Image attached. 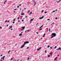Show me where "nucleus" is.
Masks as SVG:
<instances>
[{"instance_id": "e2e57ef3", "label": "nucleus", "mask_w": 61, "mask_h": 61, "mask_svg": "<svg viewBox=\"0 0 61 61\" xmlns=\"http://www.w3.org/2000/svg\"><path fill=\"white\" fill-rule=\"evenodd\" d=\"M38 25V23H37V24H36V25Z\"/></svg>"}, {"instance_id": "2eb2a0df", "label": "nucleus", "mask_w": 61, "mask_h": 61, "mask_svg": "<svg viewBox=\"0 0 61 61\" xmlns=\"http://www.w3.org/2000/svg\"><path fill=\"white\" fill-rule=\"evenodd\" d=\"M32 14V12L31 11L30 12V15H31Z\"/></svg>"}, {"instance_id": "f03ea898", "label": "nucleus", "mask_w": 61, "mask_h": 61, "mask_svg": "<svg viewBox=\"0 0 61 61\" xmlns=\"http://www.w3.org/2000/svg\"><path fill=\"white\" fill-rule=\"evenodd\" d=\"M21 28L22 29L21 30H24V29L25 28V27L22 26V27Z\"/></svg>"}, {"instance_id": "72a5a7b5", "label": "nucleus", "mask_w": 61, "mask_h": 61, "mask_svg": "<svg viewBox=\"0 0 61 61\" xmlns=\"http://www.w3.org/2000/svg\"><path fill=\"white\" fill-rule=\"evenodd\" d=\"M42 30V29H39V30Z\"/></svg>"}, {"instance_id": "dca6fc26", "label": "nucleus", "mask_w": 61, "mask_h": 61, "mask_svg": "<svg viewBox=\"0 0 61 61\" xmlns=\"http://www.w3.org/2000/svg\"><path fill=\"white\" fill-rule=\"evenodd\" d=\"M36 5V2H35L34 5V6H35V5Z\"/></svg>"}, {"instance_id": "423d86ee", "label": "nucleus", "mask_w": 61, "mask_h": 61, "mask_svg": "<svg viewBox=\"0 0 61 61\" xmlns=\"http://www.w3.org/2000/svg\"><path fill=\"white\" fill-rule=\"evenodd\" d=\"M61 50V48H59L58 49H57L56 50Z\"/></svg>"}, {"instance_id": "20e7f679", "label": "nucleus", "mask_w": 61, "mask_h": 61, "mask_svg": "<svg viewBox=\"0 0 61 61\" xmlns=\"http://www.w3.org/2000/svg\"><path fill=\"white\" fill-rule=\"evenodd\" d=\"M24 46H25V45H24L23 44L20 47L21 48H23V47Z\"/></svg>"}, {"instance_id": "58836bf2", "label": "nucleus", "mask_w": 61, "mask_h": 61, "mask_svg": "<svg viewBox=\"0 0 61 61\" xmlns=\"http://www.w3.org/2000/svg\"><path fill=\"white\" fill-rule=\"evenodd\" d=\"M50 48H51V49H52V47H50Z\"/></svg>"}, {"instance_id": "473e14b6", "label": "nucleus", "mask_w": 61, "mask_h": 61, "mask_svg": "<svg viewBox=\"0 0 61 61\" xmlns=\"http://www.w3.org/2000/svg\"><path fill=\"white\" fill-rule=\"evenodd\" d=\"M24 20H22V22H24Z\"/></svg>"}, {"instance_id": "c9c22d12", "label": "nucleus", "mask_w": 61, "mask_h": 61, "mask_svg": "<svg viewBox=\"0 0 61 61\" xmlns=\"http://www.w3.org/2000/svg\"><path fill=\"white\" fill-rule=\"evenodd\" d=\"M13 59V58H11V60H12Z\"/></svg>"}, {"instance_id": "ea45409f", "label": "nucleus", "mask_w": 61, "mask_h": 61, "mask_svg": "<svg viewBox=\"0 0 61 61\" xmlns=\"http://www.w3.org/2000/svg\"><path fill=\"white\" fill-rule=\"evenodd\" d=\"M19 6H17V8H19Z\"/></svg>"}, {"instance_id": "9b49d317", "label": "nucleus", "mask_w": 61, "mask_h": 61, "mask_svg": "<svg viewBox=\"0 0 61 61\" xmlns=\"http://www.w3.org/2000/svg\"><path fill=\"white\" fill-rule=\"evenodd\" d=\"M61 0H60L59 1H58L57 2V3H59V2H60L61 1Z\"/></svg>"}, {"instance_id": "39448f33", "label": "nucleus", "mask_w": 61, "mask_h": 61, "mask_svg": "<svg viewBox=\"0 0 61 61\" xmlns=\"http://www.w3.org/2000/svg\"><path fill=\"white\" fill-rule=\"evenodd\" d=\"M44 16H42V17L40 18H39V19H42L44 18Z\"/></svg>"}, {"instance_id": "69168bd1", "label": "nucleus", "mask_w": 61, "mask_h": 61, "mask_svg": "<svg viewBox=\"0 0 61 61\" xmlns=\"http://www.w3.org/2000/svg\"><path fill=\"white\" fill-rule=\"evenodd\" d=\"M31 23V21H30V23Z\"/></svg>"}, {"instance_id": "aec40b11", "label": "nucleus", "mask_w": 61, "mask_h": 61, "mask_svg": "<svg viewBox=\"0 0 61 61\" xmlns=\"http://www.w3.org/2000/svg\"><path fill=\"white\" fill-rule=\"evenodd\" d=\"M24 13H22L21 14V15H24Z\"/></svg>"}, {"instance_id": "5fc2aeb1", "label": "nucleus", "mask_w": 61, "mask_h": 61, "mask_svg": "<svg viewBox=\"0 0 61 61\" xmlns=\"http://www.w3.org/2000/svg\"><path fill=\"white\" fill-rule=\"evenodd\" d=\"M55 23H54V22H53V23L52 24V25H53V24H54Z\"/></svg>"}, {"instance_id": "09e8293b", "label": "nucleus", "mask_w": 61, "mask_h": 61, "mask_svg": "<svg viewBox=\"0 0 61 61\" xmlns=\"http://www.w3.org/2000/svg\"><path fill=\"white\" fill-rule=\"evenodd\" d=\"M29 48V47H28L27 48H26L27 49H28Z\"/></svg>"}, {"instance_id": "de8ad7c7", "label": "nucleus", "mask_w": 61, "mask_h": 61, "mask_svg": "<svg viewBox=\"0 0 61 61\" xmlns=\"http://www.w3.org/2000/svg\"><path fill=\"white\" fill-rule=\"evenodd\" d=\"M21 4H20V5H19V6H21Z\"/></svg>"}, {"instance_id": "5701e85b", "label": "nucleus", "mask_w": 61, "mask_h": 61, "mask_svg": "<svg viewBox=\"0 0 61 61\" xmlns=\"http://www.w3.org/2000/svg\"><path fill=\"white\" fill-rule=\"evenodd\" d=\"M50 47V46H49V45H48L47 46L48 48L49 47Z\"/></svg>"}, {"instance_id": "4d7b16f0", "label": "nucleus", "mask_w": 61, "mask_h": 61, "mask_svg": "<svg viewBox=\"0 0 61 61\" xmlns=\"http://www.w3.org/2000/svg\"><path fill=\"white\" fill-rule=\"evenodd\" d=\"M16 10V9H14V10Z\"/></svg>"}, {"instance_id": "864d4df0", "label": "nucleus", "mask_w": 61, "mask_h": 61, "mask_svg": "<svg viewBox=\"0 0 61 61\" xmlns=\"http://www.w3.org/2000/svg\"><path fill=\"white\" fill-rule=\"evenodd\" d=\"M24 10H25V9H26V8H24Z\"/></svg>"}, {"instance_id": "6ab92c4d", "label": "nucleus", "mask_w": 61, "mask_h": 61, "mask_svg": "<svg viewBox=\"0 0 61 61\" xmlns=\"http://www.w3.org/2000/svg\"><path fill=\"white\" fill-rule=\"evenodd\" d=\"M7 2V1L5 0V2H4V4H5V2Z\"/></svg>"}, {"instance_id": "49530a36", "label": "nucleus", "mask_w": 61, "mask_h": 61, "mask_svg": "<svg viewBox=\"0 0 61 61\" xmlns=\"http://www.w3.org/2000/svg\"><path fill=\"white\" fill-rule=\"evenodd\" d=\"M55 19H56V20L57 19V18H56Z\"/></svg>"}, {"instance_id": "a211bd4d", "label": "nucleus", "mask_w": 61, "mask_h": 61, "mask_svg": "<svg viewBox=\"0 0 61 61\" xmlns=\"http://www.w3.org/2000/svg\"><path fill=\"white\" fill-rule=\"evenodd\" d=\"M26 43V42H24V44H23V45H24L25 46V43Z\"/></svg>"}, {"instance_id": "f257e3e1", "label": "nucleus", "mask_w": 61, "mask_h": 61, "mask_svg": "<svg viewBox=\"0 0 61 61\" xmlns=\"http://www.w3.org/2000/svg\"><path fill=\"white\" fill-rule=\"evenodd\" d=\"M56 36V34L55 33H52L51 35V38H52L54 37H55Z\"/></svg>"}, {"instance_id": "3c124183", "label": "nucleus", "mask_w": 61, "mask_h": 61, "mask_svg": "<svg viewBox=\"0 0 61 61\" xmlns=\"http://www.w3.org/2000/svg\"><path fill=\"white\" fill-rule=\"evenodd\" d=\"M52 52H51L50 53V54H52Z\"/></svg>"}, {"instance_id": "9d476101", "label": "nucleus", "mask_w": 61, "mask_h": 61, "mask_svg": "<svg viewBox=\"0 0 61 61\" xmlns=\"http://www.w3.org/2000/svg\"><path fill=\"white\" fill-rule=\"evenodd\" d=\"M9 22V21H7V20H6L5 21V23H6V22Z\"/></svg>"}, {"instance_id": "7c9ffc66", "label": "nucleus", "mask_w": 61, "mask_h": 61, "mask_svg": "<svg viewBox=\"0 0 61 61\" xmlns=\"http://www.w3.org/2000/svg\"><path fill=\"white\" fill-rule=\"evenodd\" d=\"M56 48V46H55L54 47V48Z\"/></svg>"}, {"instance_id": "4be33fe9", "label": "nucleus", "mask_w": 61, "mask_h": 61, "mask_svg": "<svg viewBox=\"0 0 61 61\" xmlns=\"http://www.w3.org/2000/svg\"><path fill=\"white\" fill-rule=\"evenodd\" d=\"M48 57H49L50 56V55H48Z\"/></svg>"}, {"instance_id": "0e129e2a", "label": "nucleus", "mask_w": 61, "mask_h": 61, "mask_svg": "<svg viewBox=\"0 0 61 61\" xmlns=\"http://www.w3.org/2000/svg\"><path fill=\"white\" fill-rule=\"evenodd\" d=\"M33 1L34 2H35V1H34V0H33Z\"/></svg>"}, {"instance_id": "393cba45", "label": "nucleus", "mask_w": 61, "mask_h": 61, "mask_svg": "<svg viewBox=\"0 0 61 61\" xmlns=\"http://www.w3.org/2000/svg\"><path fill=\"white\" fill-rule=\"evenodd\" d=\"M15 19H14L13 20V21H15Z\"/></svg>"}, {"instance_id": "052dcab7", "label": "nucleus", "mask_w": 61, "mask_h": 61, "mask_svg": "<svg viewBox=\"0 0 61 61\" xmlns=\"http://www.w3.org/2000/svg\"><path fill=\"white\" fill-rule=\"evenodd\" d=\"M43 37H45V36L44 35L43 36Z\"/></svg>"}, {"instance_id": "a878e982", "label": "nucleus", "mask_w": 61, "mask_h": 61, "mask_svg": "<svg viewBox=\"0 0 61 61\" xmlns=\"http://www.w3.org/2000/svg\"><path fill=\"white\" fill-rule=\"evenodd\" d=\"M43 12H44V10H42V11H41V12L43 13Z\"/></svg>"}, {"instance_id": "bb28decb", "label": "nucleus", "mask_w": 61, "mask_h": 61, "mask_svg": "<svg viewBox=\"0 0 61 61\" xmlns=\"http://www.w3.org/2000/svg\"><path fill=\"white\" fill-rule=\"evenodd\" d=\"M29 59H30V58H29V57H28L27 60H29Z\"/></svg>"}, {"instance_id": "79ce46f5", "label": "nucleus", "mask_w": 61, "mask_h": 61, "mask_svg": "<svg viewBox=\"0 0 61 61\" xmlns=\"http://www.w3.org/2000/svg\"><path fill=\"white\" fill-rule=\"evenodd\" d=\"M50 29H49V32H50Z\"/></svg>"}, {"instance_id": "774afa93", "label": "nucleus", "mask_w": 61, "mask_h": 61, "mask_svg": "<svg viewBox=\"0 0 61 61\" xmlns=\"http://www.w3.org/2000/svg\"><path fill=\"white\" fill-rule=\"evenodd\" d=\"M44 36H45V34H44V35H43Z\"/></svg>"}, {"instance_id": "680f3d73", "label": "nucleus", "mask_w": 61, "mask_h": 61, "mask_svg": "<svg viewBox=\"0 0 61 61\" xmlns=\"http://www.w3.org/2000/svg\"><path fill=\"white\" fill-rule=\"evenodd\" d=\"M30 10H29V11H28V12H29H29H30Z\"/></svg>"}, {"instance_id": "412c9836", "label": "nucleus", "mask_w": 61, "mask_h": 61, "mask_svg": "<svg viewBox=\"0 0 61 61\" xmlns=\"http://www.w3.org/2000/svg\"><path fill=\"white\" fill-rule=\"evenodd\" d=\"M2 27L0 26V29H2Z\"/></svg>"}, {"instance_id": "c03bdc74", "label": "nucleus", "mask_w": 61, "mask_h": 61, "mask_svg": "<svg viewBox=\"0 0 61 61\" xmlns=\"http://www.w3.org/2000/svg\"><path fill=\"white\" fill-rule=\"evenodd\" d=\"M45 52L46 53V51H45Z\"/></svg>"}, {"instance_id": "0eeeda50", "label": "nucleus", "mask_w": 61, "mask_h": 61, "mask_svg": "<svg viewBox=\"0 0 61 61\" xmlns=\"http://www.w3.org/2000/svg\"><path fill=\"white\" fill-rule=\"evenodd\" d=\"M9 27H10L9 28V29H11V28H12V25H11Z\"/></svg>"}, {"instance_id": "13d9d810", "label": "nucleus", "mask_w": 61, "mask_h": 61, "mask_svg": "<svg viewBox=\"0 0 61 61\" xmlns=\"http://www.w3.org/2000/svg\"><path fill=\"white\" fill-rule=\"evenodd\" d=\"M3 56L2 55H0V56Z\"/></svg>"}, {"instance_id": "c85d7f7f", "label": "nucleus", "mask_w": 61, "mask_h": 61, "mask_svg": "<svg viewBox=\"0 0 61 61\" xmlns=\"http://www.w3.org/2000/svg\"><path fill=\"white\" fill-rule=\"evenodd\" d=\"M38 51H39V48H38L37 49Z\"/></svg>"}, {"instance_id": "f3484780", "label": "nucleus", "mask_w": 61, "mask_h": 61, "mask_svg": "<svg viewBox=\"0 0 61 61\" xmlns=\"http://www.w3.org/2000/svg\"><path fill=\"white\" fill-rule=\"evenodd\" d=\"M27 32H29V31H30V30H27Z\"/></svg>"}, {"instance_id": "4468645a", "label": "nucleus", "mask_w": 61, "mask_h": 61, "mask_svg": "<svg viewBox=\"0 0 61 61\" xmlns=\"http://www.w3.org/2000/svg\"><path fill=\"white\" fill-rule=\"evenodd\" d=\"M22 33H20L19 35V36H22Z\"/></svg>"}, {"instance_id": "b1692460", "label": "nucleus", "mask_w": 61, "mask_h": 61, "mask_svg": "<svg viewBox=\"0 0 61 61\" xmlns=\"http://www.w3.org/2000/svg\"><path fill=\"white\" fill-rule=\"evenodd\" d=\"M47 11H45L44 12V13H45V14H46V13H47Z\"/></svg>"}, {"instance_id": "6e6d98bb", "label": "nucleus", "mask_w": 61, "mask_h": 61, "mask_svg": "<svg viewBox=\"0 0 61 61\" xmlns=\"http://www.w3.org/2000/svg\"><path fill=\"white\" fill-rule=\"evenodd\" d=\"M20 22V20H18V22Z\"/></svg>"}, {"instance_id": "2f4dec72", "label": "nucleus", "mask_w": 61, "mask_h": 61, "mask_svg": "<svg viewBox=\"0 0 61 61\" xmlns=\"http://www.w3.org/2000/svg\"><path fill=\"white\" fill-rule=\"evenodd\" d=\"M53 12H55V11L54 10L53 11V12H52V13H53Z\"/></svg>"}, {"instance_id": "603ef678", "label": "nucleus", "mask_w": 61, "mask_h": 61, "mask_svg": "<svg viewBox=\"0 0 61 61\" xmlns=\"http://www.w3.org/2000/svg\"><path fill=\"white\" fill-rule=\"evenodd\" d=\"M57 11V9H56V11Z\"/></svg>"}, {"instance_id": "c756f323", "label": "nucleus", "mask_w": 61, "mask_h": 61, "mask_svg": "<svg viewBox=\"0 0 61 61\" xmlns=\"http://www.w3.org/2000/svg\"><path fill=\"white\" fill-rule=\"evenodd\" d=\"M20 16L21 18H22V17H23V16Z\"/></svg>"}, {"instance_id": "bf43d9fd", "label": "nucleus", "mask_w": 61, "mask_h": 61, "mask_svg": "<svg viewBox=\"0 0 61 61\" xmlns=\"http://www.w3.org/2000/svg\"><path fill=\"white\" fill-rule=\"evenodd\" d=\"M10 51H11L10 50V51H9V52H10Z\"/></svg>"}, {"instance_id": "4c0bfd02", "label": "nucleus", "mask_w": 61, "mask_h": 61, "mask_svg": "<svg viewBox=\"0 0 61 61\" xmlns=\"http://www.w3.org/2000/svg\"><path fill=\"white\" fill-rule=\"evenodd\" d=\"M47 20H50V19H47Z\"/></svg>"}, {"instance_id": "8fccbe9b", "label": "nucleus", "mask_w": 61, "mask_h": 61, "mask_svg": "<svg viewBox=\"0 0 61 61\" xmlns=\"http://www.w3.org/2000/svg\"><path fill=\"white\" fill-rule=\"evenodd\" d=\"M27 30H26V31H25V33H26V32H27Z\"/></svg>"}, {"instance_id": "ddd939ff", "label": "nucleus", "mask_w": 61, "mask_h": 61, "mask_svg": "<svg viewBox=\"0 0 61 61\" xmlns=\"http://www.w3.org/2000/svg\"><path fill=\"white\" fill-rule=\"evenodd\" d=\"M26 43H27V44H28V43H29V41H27L26 42Z\"/></svg>"}, {"instance_id": "e433bc0d", "label": "nucleus", "mask_w": 61, "mask_h": 61, "mask_svg": "<svg viewBox=\"0 0 61 61\" xmlns=\"http://www.w3.org/2000/svg\"><path fill=\"white\" fill-rule=\"evenodd\" d=\"M27 16H25V18H27Z\"/></svg>"}, {"instance_id": "a19ab883", "label": "nucleus", "mask_w": 61, "mask_h": 61, "mask_svg": "<svg viewBox=\"0 0 61 61\" xmlns=\"http://www.w3.org/2000/svg\"><path fill=\"white\" fill-rule=\"evenodd\" d=\"M19 17H18V20H19Z\"/></svg>"}, {"instance_id": "a18cd8bd", "label": "nucleus", "mask_w": 61, "mask_h": 61, "mask_svg": "<svg viewBox=\"0 0 61 61\" xmlns=\"http://www.w3.org/2000/svg\"><path fill=\"white\" fill-rule=\"evenodd\" d=\"M36 33L37 34V35H38V32H36Z\"/></svg>"}, {"instance_id": "f704fd0d", "label": "nucleus", "mask_w": 61, "mask_h": 61, "mask_svg": "<svg viewBox=\"0 0 61 61\" xmlns=\"http://www.w3.org/2000/svg\"><path fill=\"white\" fill-rule=\"evenodd\" d=\"M57 59V58H56L55 59V60H56Z\"/></svg>"}, {"instance_id": "6e6552de", "label": "nucleus", "mask_w": 61, "mask_h": 61, "mask_svg": "<svg viewBox=\"0 0 61 61\" xmlns=\"http://www.w3.org/2000/svg\"><path fill=\"white\" fill-rule=\"evenodd\" d=\"M9 27H10L9 28V29H11V28H12V25H11Z\"/></svg>"}, {"instance_id": "f8f14e48", "label": "nucleus", "mask_w": 61, "mask_h": 61, "mask_svg": "<svg viewBox=\"0 0 61 61\" xmlns=\"http://www.w3.org/2000/svg\"><path fill=\"white\" fill-rule=\"evenodd\" d=\"M43 25H42V26H41L40 27V28H41L42 27H43Z\"/></svg>"}, {"instance_id": "37998d69", "label": "nucleus", "mask_w": 61, "mask_h": 61, "mask_svg": "<svg viewBox=\"0 0 61 61\" xmlns=\"http://www.w3.org/2000/svg\"><path fill=\"white\" fill-rule=\"evenodd\" d=\"M13 24H15V22L14 21H13Z\"/></svg>"}, {"instance_id": "338daca9", "label": "nucleus", "mask_w": 61, "mask_h": 61, "mask_svg": "<svg viewBox=\"0 0 61 61\" xmlns=\"http://www.w3.org/2000/svg\"><path fill=\"white\" fill-rule=\"evenodd\" d=\"M6 26H8V25H6Z\"/></svg>"}, {"instance_id": "7ed1b4c3", "label": "nucleus", "mask_w": 61, "mask_h": 61, "mask_svg": "<svg viewBox=\"0 0 61 61\" xmlns=\"http://www.w3.org/2000/svg\"><path fill=\"white\" fill-rule=\"evenodd\" d=\"M5 56H3L2 58H1V59H2L3 60H4V59H5L4 58H5Z\"/></svg>"}, {"instance_id": "1a4fd4ad", "label": "nucleus", "mask_w": 61, "mask_h": 61, "mask_svg": "<svg viewBox=\"0 0 61 61\" xmlns=\"http://www.w3.org/2000/svg\"><path fill=\"white\" fill-rule=\"evenodd\" d=\"M34 19V18H33V19H31L30 21H33Z\"/></svg>"}, {"instance_id": "cd10ccee", "label": "nucleus", "mask_w": 61, "mask_h": 61, "mask_svg": "<svg viewBox=\"0 0 61 61\" xmlns=\"http://www.w3.org/2000/svg\"><path fill=\"white\" fill-rule=\"evenodd\" d=\"M41 47H40L39 48V50H40V49H41Z\"/></svg>"}]
</instances>
